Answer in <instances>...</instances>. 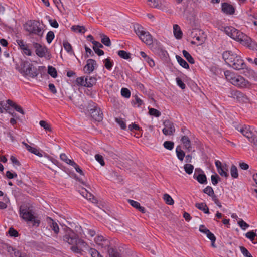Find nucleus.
<instances>
[{
  "mask_svg": "<svg viewBox=\"0 0 257 257\" xmlns=\"http://www.w3.org/2000/svg\"><path fill=\"white\" fill-rule=\"evenodd\" d=\"M195 206L198 209L203 211L204 213L209 214L210 213L208 207L204 203H196Z\"/></svg>",
  "mask_w": 257,
  "mask_h": 257,
  "instance_id": "obj_23",
  "label": "nucleus"
},
{
  "mask_svg": "<svg viewBox=\"0 0 257 257\" xmlns=\"http://www.w3.org/2000/svg\"><path fill=\"white\" fill-rule=\"evenodd\" d=\"M226 93L228 97L236 99L239 102L247 103L249 102L247 96L240 91L229 89Z\"/></svg>",
  "mask_w": 257,
  "mask_h": 257,
  "instance_id": "obj_7",
  "label": "nucleus"
},
{
  "mask_svg": "<svg viewBox=\"0 0 257 257\" xmlns=\"http://www.w3.org/2000/svg\"><path fill=\"white\" fill-rule=\"evenodd\" d=\"M232 84L240 88H246L251 86V83L248 80H245L242 76L237 75L234 77Z\"/></svg>",
  "mask_w": 257,
  "mask_h": 257,
  "instance_id": "obj_8",
  "label": "nucleus"
},
{
  "mask_svg": "<svg viewBox=\"0 0 257 257\" xmlns=\"http://www.w3.org/2000/svg\"><path fill=\"white\" fill-rule=\"evenodd\" d=\"M241 69L243 70L242 73L244 75L257 82V73L254 70L246 66Z\"/></svg>",
  "mask_w": 257,
  "mask_h": 257,
  "instance_id": "obj_14",
  "label": "nucleus"
},
{
  "mask_svg": "<svg viewBox=\"0 0 257 257\" xmlns=\"http://www.w3.org/2000/svg\"><path fill=\"white\" fill-rule=\"evenodd\" d=\"M211 179L213 185H216L220 180V178L217 174H216L215 175H212L211 176Z\"/></svg>",
  "mask_w": 257,
  "mask_h": 257,
  "instance_id": "obj_52",
  "label": "nucleus"
},
{
  "mask_svg": "<svg viewBox=\"0 0 257 257\" xmlns=\"http://www.w3.org/2000/svg\"><path fill=\"white\" fill-rule=\"evenodd\" d=\"M8 232L10 236L12 237H18L19 235L18 232L16 229H14L12 227L10 228Z\"/></svg>",
  "mask_w": 257,
  "mask_h": 257,
  "instance_id": "obj_56",
  "label": "nucleus"
},
{
  "mask_svg": "<svg viewBox=\"0 0 257 257\" xmlns=\"http://www.w3.org/2000/svg\"><path fill=\"white\" fill-rule=\"evenodd\" d=\"M101 38V42L106 46H110L111 45V41L108 37L105 35H102Z\"/></svg>",
  "mask_w": 257,
  "mask_h": 257,
  "instance_id": "obj_45",
  "label": "nucleus"
},
{
  "mask_svg": "<svg viewBox=\"0 0 257 257\" xmlns=\"http://www.w3.org/2000/svg\"><path fill=\"white\" fill-rule=\"evenodd\" d=\"M177 158L180 161H183L185 156V153L182 150L180 146H177L176 149Z\"/></svg>",
  "mask_w": 257,
  "mask_h": 257,
  "instance_id": "obj_24",
  "label": "nucleus"
},
{
  "mask_svg": "<svg viewBox=\"0 0 257 257\" xmlns=\"http://www.w3.org/2000/svg\"><path fill=\"white\" fill-rule=\"evenodd\" d=\"M95 158L101 166H104L105 162L102 156L99 154H96L95 156Z\"/></svg>",
  "mask_w": 257,
  "mask_h": 257,
  "instance_id": "obj_55",
  "label": "nucleus"
},
{
  "mask_svg": "<svg viewBox=\"0 0 257 257\" xmlns=\"http://www.w3.org/2000/svg\"><path fill=\"white\" fill-rule=\"evenodd\" d=\"M176 58L179 64L185 69H189V66L187 62L179 55H176Z\"/></svg>",
  "mask_w": 257,
  "mask_h": 257,
  "instance_id": "obj_27",
  "label": "nucleus"
},
{
  "mask_svg": "<svg viewBox=\"0 0 257 257\" xmlns=\"http://www.w3.org/2000/svg\"><path fill=\"white\" fill-rule=\"evenodd\" d=\"M206 234L207 237L211 241V242H215L216 237L215 235L210 231V230L207 231Z\"/></svg>",
  "mask_w": 257,
  "mask_h": 257,
  "instance_id": "obj_63",
  "label": "nucleus"
},
{
  "mask_svg": "<svg viewBox=\"0 0 257 257\" xmlns=\"http://www.w3.org/2000/svg\"><path fill=\"white\" fill-rule=\"evenodd\" d=\"M103 63L104 64L105 67L108 70H110L113 65V61L110 58H107L103 60Z\"/></svg>",
  "mask_w": 257,
  "mask_h": 257,
  "instance_id": "obj_29",
  "label": "nucleus"
},
{
  "mask_svg": "<svg viewBox=\"0 0 257 257\" xmlns=\"http://www.w3.org/2000/svg\"><path fill=\"white\" fill-rule=\"evenodd\" d=\"M222 11L227 15H232L235 13L234 7L228 3H223L221 5Z\"/></svg>",
  "mask_w": 257,
  "mask_h": 257,
  "instance_id": "obj_15",
  "label": "nucleus"
},
{
  "mask_svg": "<svg viewBox=\"0 0 257 257\" xmlns=\"http://www.w3.org/2000/svg\"><path fill=\"white\" fill-rule=\"evenodd\" d=\"M25 146L26 148L30 152L32 153H33L35 155H36L38 156L42 157L43 156L42 153L40 152L38 150H37L36 148H33L30 146L29 145L27 144V143L23 142L22 143Z\"/></svg>",
  "mask_w": 257,
  "mask_h": 257,
  "instance_id": "obj_21",
  "label": "nucleus"
},
{
  "mask_svg": "<svg viewBox=\"0 0 257 257\" xmlns=\"http://www.w3.org/2000/svg\"><path fill=\"white\" fill-rule=\"evenodd\" d=\"M206 35L204 34L203 31V34H200L197 35L194 39H195L199 43L197 44L200 45L203 44L206 40Z\"/></svg>",
  "mask_w": 257,
  "mask_h": 257,
  "instance_id": "obj_33",
  "label": "nucleus"
},
{
  "mask_svg": "<svg viewBox=\"0 0 257 257\" xmlns=\"http://www.w3.org/2000/svg\"><path fill=\"white\" fill-rule=\"evenodd\" d=\"M85 198H86L88 200L91 201L93 203H97L96 199L95 198L94 195L90 192L88 193V195H86Z\"/></svg>",
  "mask_w": 257,
  "mask_h": 257,
  "instance_id": "obj_60",
  "label": "nucleus"
},
{
  "mask_svg": "<svg viewBox=\"0 0 257 257\" xmlns=\"http://www.w3.org/2000/svg\"><path fill=\"white\" fill-rule=\"evenodd\" d=\"M63 45L65 49V50L69 53H73L74 52L72 50V47L71 45L67 41H64L63 43Z\"/></svg>",
  "mask_w": 257,
  "mask_h": 257,
  "instance_id": "obj_38",
  "label": "nucleus"
},
{
  "mask_svg": "<svg viewBox=\"0 0 257 257\" xmlns=\"http://www.w3.org/2000/svg\"><path fill=\"white\" fill-rule=\"evenodd\" d=\"M62 238L64 242L72 245L71 249L75 253L81 254L82 251H87L92 257H102L96 249L90 248L86 242L70 228L65 229Z\"/></svg>",
  "mask_w": 257,
  "mask_h": 257,
  "instance_id": "obj_1",
  "label": "nucleus"
},
{
  "mask_svg": "<svg viewBox=\"0 0 257 257\" xmlns=\"http://www.w3.org/2000/svg\"><path fill=\"white\" fill-rule=\"evenodd\" d=\"M230 173L232 177L233 178H237L238 177V173L237 167L234 165H232L231 167Z\"/></svg>",
  "mask_w": 257,
  "mask_h": 257,
  "instance_id": "obj_39",
  "label": "nucleus"
},
{
  "mask_svg": "<svg viewBox=\"0 0 257 257\" xmlns=\"http://www.w3.org/2000/svg\"><path fill=\"white\" fill-rule=\"evenodd\" d=\"M188 33L189 36L194 39L197 35L203 34V31L198 29H193L188 31Z\"/></svg>",
  "mask_w": 257,
  "mask_h": 257,
  "instance_id": "obj_26",
  "label": "nucleus"
},
{
  "mask_svg": "<svg viewBox=\"0 0 257 257\" xmlns=\"http://www.w3.org/2000/svg\"><path fill=\"white\" fill-rule=\"evenodd\" d=\"M149 113L150 115L155 117H159L161 114V112L159 110L153 108H149Z\"/></svg>",
  "mask_w": 257,
  "mask_h": 257,
  "instance_id": "obj_44",
  "label": "nucleus"
},
{
  "mask_svg": "<svg viewBox=\"0 0 257 257\" xmlns=\"http://www.w3.org/2000/svg\"><path fill=\"white\" fill-rule=\"evenodd\" d=\"M134 30L136 34L139 37L144 32L143 28L139 25H137L134 27Z\"/></svg>",
  "mask_w": 257,
  "mask_h": 257,
  "instance_id": "obj_53",
  "label": "nucleus"
},
{
  "mask_svg": "<svg viewBox=\"0 0 257 257\" xmlns=\"http://www.w3.org/2000/svg\"><path fill=\"white\" fill-rule=\"evenodd\" d=\"M48 73L53 78H56L57 77V72L55 68L52 66L48 67Z\"/></svg>",
  "mask_w": 257,
  "mask_h": 257,
  "instance_id": "obj_35",
  "label": "nucleus"
},
{
  "mask_svg": "<svg viewBox=\"0 0 257 257\" xmlns=\"http://www.w3.org/2000/svg\"><path fill=\"white\" fill-rule=\"evenodd\" d=\"M108 253L109 257H121L120 253L116 249L113 248H108Z\"/></svg>",
  "mask_w": 257,
  "mask_h": 257,
  "instance_id": "obj_32",
  "label": "nucleus"
},
{
  "mask_svg": "<svg viewBox=\"0 0 257 257\" xmlns=\"http://www.w3.org/2000/svg\"><path fill=\"white\" fill-rule=\"evenodd\" d=\"M181 140L183 144L184 148L187 150L188 152H191L192 151L191 141L187 136L185 135L182 136Z\"/></svg>",
  "mask_w": 257,
  "mask_h": 257,
  "instance_id": "obj_20",
  "label": "nucleus"
},
{
  "mask_svg": "<svg viewBox=\"0 0 257 257\" xmlns=\"http://www.w3.org/2000/svg\"><path fill=\"white\" fill-rule=\"evenodd\" d=\"M76 83L78 85H81L86 87L85 79H84L83 77H80L77 78L76 80Z\"/></svg>",
  "mask_w": 257,
  "mask_h": 257,
  "instance_id": "obj_54",
  "label": "nucleus"
},
{
  "mask_svg": "<svg viewBox=\"0 0 257 257\" xmlns=\"http://www.w3.org/2000/svg\"><path fill=\"white\" fill-rule=\"evenodd\" d=\"M177 85L182 89H184L186 87V85L184 83V82L182 81V80L179 78L177 77L176 79Z\"/></svg>",
  "mask_w": 257,
  "mask_h": 257,
  "instance_id": "obj_61",
  "label": "nucleus"
},
{
  "mask_svg": "<svg viewBox=\"0 0 257 257\" xmlns=\"http://www.w3.org/2000/svg\"><path fill=\"white\" fill-rule=\"evenodd\" d=\"M140 39L147 45H151L153 43L152 37L149 32H144L139 36Z\"/></svg>",
  "mask_w": 257,
  "mask_h": 257,
  "instance_id": "obj_19",
  "label": "nucleus"
},
{
  "mask_svg": "<svg viewBox=\"0 0 257 257\" xmlns=\"http://www.w3.org/2000/svg\"><path fill=\"white\" fill-rule=\"evenodd\" d=\"M184 170L188 174H191L192 173L194 166L191 164H186L184 166Z\"/></svg>",
  "mask_w": 257,
  "mask_h": 257,
  "instance_id": "obj_41",
  "label": "nucleus"
},
{
  "mask_svg": "<svg viewBox=\"0 0 257 257\" xmlns=\"http://www.w3.org/2000/svg\"><path fill=\"white\" fill-rule=\"evenodd\" d=\"M238 224L243 230H245L247 228H248L249 226V225L245 222H244L242 219H240L238 222Z\"/></svg>",
  "mask_w": 257,
  "mask_h": 257,
  "instance_id": "obj_58",
  "label": "nucleus"
},
{
  "mask_svg": "<svg viewBox=\"0 0 257 257\" xmlns=\"http://www.w3.org/2000/svg\"><path fill=\"white\" fill-rule=\"evenodd\" d=\"M6 177L10 179L17 177V174L16 173H12L10 171H7L6 173Z\"/></svg>",
  "mask_w": 257,
  "mask_h": 257,
  "instance_id": "obj_64",
  "label": "nucleus"
},
{
  "mask_svg": "<svg viewBox=\"0 0 257 257\" xmlns=\"http://www.w3.org/2000/svg\"><path fill=\"white\" fill-rule=\"evenodd\" d=\"M203 192L207 194L209 196H212L213 194H214V190L212 189V188L209 186H207L203 189Z\"/></svg>",
  "mask_w": 257,
  "mask_h": 257,
  "instance_id": "obj_50",
  "label": "nucleus"
},
{
  "mask_svg": "<svg viewBox=\"0 0 257 257\" xmlns=\"http://www.w3.org/2000/svg\"><path fill=\"white\" fill-rule=\"evenodd\" d=\"M148 3V5L152 7L160 8L161 5V2L160 0H146Z\"/></svg>",
  "mask_w": 257,
  "mask_h": 257,
  "instance_id": "obj_28",
  "label": "nucleus"
},
{
  "mask_svg": "<svg viewBox=\"0 0 257 257\" xmlns=\"http://www.w3.org/2000/svg\"><path fill=\"white\" fill-rule=\"evenodd\" d=\"M96 65V62L92 59H89L87 61V64L84 68L85 73H90L94 70L95 66Z\"/></svg>",
  "mask_w": 257,
  "mask_h": 257,
  "instance_id": "obj_16",
  "label": "nucleus"
},
{
  "mask_svg": "<svg viewBox=\"0 0 257 257\" xmlns=\"http://www.w3.org/2000/svg\"><path fill=\"white\" fill-rule=\"evenodd\" d=\"M90 113L92 119L95 121L100 122L103 120V115L101 110L95 105L93 108L90 109Z\"/></svg>",
  "mask_w": 257,
  "mask_h": 257,
  "instance_id": "obj_10",
  "label": "nucleus"
},
{
  "mask_svg": "<svg viewBox=\"0 0 257 257\" xmlns=\"http://www.w3.org/2000/svg\"><path fill=\"white\" fill-rule=\"evenodd\" d=\"M224 75L227 80L232 84V81L234 80V77L235 76L236 74L229 70H227L224 72Z\"/></svg>",
  "mask_w": 257,
  "mask_h": 257,
  "instance_id": "obj_30",
  "label": "nucleus"
},
{
  "mask_svg": "<svg viewBox=\"0 0 257 257\" xmlns=\"http://www.w3.org/2000/svg\"><path fill=\"white\" fill-rule=\"evenodd\" d=\"M71 28L74 31H77L79 33H83V34H84L85 32V31H86V29H85V28L84 26H80L79 25L73 26Z\"/></svg>",
  "mask_w": 257,
  "mask_h": 257,
  "instance_id": "obj_40",
  "label": "nucleus"
},
{
  "mask_svg": "<svg viewBox=\"0 0 257 257\" xmlns=\"http://www.w3.org/2000/svg\"><path fill=\"white\" fill-rule=\"evenodd\" d=\"M71 166H73L78 173H79L82 175H84V173L82 170L75 162H74Z\"/></svg>",
  "mask_w": 257,
  "mask_h": 257,
  "instance_id": "obj_62",
  "label": "nucleus"
},
{
  "mask_svg": "<svg viewBox=\"0 0 257 257\" xmlns=\"http://www.w3.org/2000/svg\"><path fill=\"white\" fill-rule=\"evenodd\" d=\"M197 171L203 172V171L200 169H196L195 173L193 175V178L196 179L200 184H206L207 183V181L206 175L204 173H200L197 175Z\"/></svg>",
  "mask_w": 257,
  "mask_h": 257,
  "instance_id": "obj_17",
  "label": "nucleus"
},
{
  "mask_svg": "<svg viewBox=\"0 0 257 257\" xmlns=\"http://www.w3.org/2000/svg\"><path fill=\"white\" fill-rule=\"evenodd\" d=\"M224 32L228 36L240 42L241 44L250 46L251 39L239 30L232 27H226L224 28Z\"/></svg>",
  "mask_w": 257,
  "mask_h": 257,
  "instance_id": "obj_3",
  "label": "nucleus"
},
{
  "mask_svg": "<svg viewBox=\"0 0 257 257\" xmlns=\"http://www.w3.org/2000/svg\"><path fill=\"white\" fill-rule=\"evenodd\" d=\"M17 44L19 46V47L21 48V49L23 50L24 48L27 47L28 45L24 42L23 40L21 39H18L16 41Z\"/></svg>",
  "mask_w": 257,
  "mask_h": 257,
  "instance_id": "obj_59",
  "label": "nucleus"
},
{
  "mask_svg": "<svg viewBox=\"0 0 257 257\" xmlns=\"http://www.w3.org/2000/svg\"><path fill=\"white\" fill-rule=\"evenodd\" d=\"M95 243L102 248L107 249L109 247L110 241L102 236H98L95 238Z\"/></svg>",
  "mask_w": 257,
  "mask_h": 257,
  "instance_id": "obj_13",
  "label": "nucleus"
},
{
  "mask_svg": "<svg viewBox=\"0 0 257 257\" xmlns=\"http://www.w3.org/2000/svg\"><path fill=\"white\" fill-rule=\"evenodd\" d=\"M33 46L35 49V52L38 56L39 57H43L48 54V59H50L51 54L48 52V49L46 46H43L41 44L35 42L33 44Z\"/></svg>",
  "mask_w": 257,
  "mask_h": 257,
  "instance_id": "obj_9",
  "label": "nucleus"
},
{
  "mask_svg": "<svg viewBox=\"0 0 257 257\" xmlns=\"http://www.w3.org/2000/svg\"><path fill=\"white\" fill-rule=\"evenodd\" d=\"M115 121L120 126L122 129L125 130L126 128V126L125 123L123 121L122 118H116Z\"/></svg>",
  "mask_w": 257,
  "mask_h": 257,
  "instance_id": "obj_57",
  "label": "nucleus"
},
{
  "mask_svg": "<svg viewBox=\"0 0 257 257\" xmlns=\"http://www.w3.org/2000/svg\"><path fill=\"white\" fill-rule=\"evenodd\" d=\"M165 127L163 129V134L167 135H172L175 132V128L174 123L169 120H165L163 122Z\"/></svg>",
  "mask_w": 257,
  "mask_h": 257,
  "instance_id": "obj_11",
  "label": "nucleus"
},
{
  "mask_svg": "<svg viewBox=\"0 0 257 257\" xmlns=\"http://www.w3.org/2000/svg\"><path fill=\"white\" fill-rule=\"evenodd\" d=\"M96 79L93 77H86L85 78V84L86 87H91L96 83Z\"/></svg>",
  "mask_w": 257,
  "mask_h": 257,
  "instance_id": "obj_25",
  "label": "nucleus"
},
{
  "mask_svg": "<svg viewBox=\"0 0 257 257\" xmlns=\"http://www.w3.org/2000/svg\"><path fill=\"white\" fill-rule=\"evenodd\" d=\"M245 236L247 238L249 239L251 241L253 242L255 237H257V235L253 231H250L247 232ZM254 244H256L257 242H253Z\"/></svg>",
  "mask_w": 257,
  "mask_h": 257,
  "instance_id": "obj_34",
  "label": "nucleus"
},
{
  "mask_svg": "<svg viewBox=\"0 0 257 257\" xmlns=\"http://www.w3.org/2000/svg\"><path fill=\"white\" fill-rule=\"evenodd\" d=\"M173 32L175 38L177 39H180L182 37V32L180 27L178 25H174Z\"/></svg>",
  "mask_w": 257,
  "mask_h": 257,
  "instance_id": "obj_22",
  "label": "nucleus"
},
{
  "mask_svg": "<svg viewBox=\"0 0 257 257\" xmlns=\"http://www.w3.org/2000/svg\"><path fill=\"white\" fill-rule=\"evenodd\" d=\"M54 36V33L53 31H50L48 32L46 35V40L48 43L50 44L52 42Z\"/></svg>",
  "mask_w": 257,
  "mask_h": 257,
  "instance_id": "obj_48",
  "label": "nucleus"
},
{
  "mask_svg": "<svg viewBox=\"0 0 257 257\" xmlns=\"http://www.w3.org/2000/svg\"><path fill=\"white\" fill-rule=\"evenodd\" d=\"M163 199L166 203L168 205H173L174 203L172 197L168 194L166 193L163 195Z\"/></svg>",
  "mask_w": 257,
  "mask_h": 257,
  "instance_id": "obj_42",
  "label": "nucleus"
},
{
  "mask_svg": "<svg viewBox=\"0 0 257 257\" xmlns=\"http://www.w3.org/2000/svg\"><path fill=\"white\" fill-rule=\"evenodd\" d=\"M163 146L166 149L169 150H172L174 148V143L172 141H166L164 142Z\"/></svg>",
  "mask_w": 257,
  "mask_h": 257,
  "instance_id": "obj_47",
  "label": "nucleus"
},
{
  "mask_svg": "<svg viewBox=\"0 0 257 257\" xmlns=\"http://www.w3.org/2000/svg\"><path fill=\"white\" fill-rule=\"evenodd\" d=\"M183 55L186 59L190 64H194L195 61L192 56L185 50H183L182 51Z\"/></svg>",
  "mask_w": 257,
  "mask_h": 257,
  "instance_id": "obj_31",
  "label": "nucleus"
},
{
  "mask_svg": "<svg viewBox=\"0 0 257 257\" xmlns=\"http://www.w3.org/2000/svg\"><path fill=\"white\" fill-rule=\"evenodd\" d=\"M121 94L122 96L125 98H128L131 96L130 91L126 88H122L121 90Z\"/></svg>",
  "mask_w": 257,
  "mask_h": 257,
  "instance_id": "obj_49",
  "label": "nucleus"
},
{
  "mask_svg": "<svg viewBox=\"0 0 257 257\" xmlns=\"http://www.w3.org/2000/svg\"><path fill=\"white\" fill-rule=\"evenodd\" d=\"M227 165L225 164L224 166L222 168H220L219 169L217 170L219 174L222 177H227L229 175L227 173Z\"/></svg>",
  "mask_w": 257,
  "mask_h": 257,
  "instance_id": "obj_36",
  "label": "nucleus"
},
{
  "mask_svg": "<svg viewBox=\"0 0 257 257\" xmlns=\"http://www.w3.org/2000/svg\"><path fill=\"white\" fill-rule=\"evenodd\" d=\"M222 57L228 65L235 70H241L246 66L241 57L235 52L231 51H226L222 54Z\"/></svg>",
  "mask_w": 257,
  "mask_h": 257,
  "instance_id": "obj_2",
  "label": "nucleus"
},
{
  "mask_svg": "<svg viewBox=\"0 0 257 257\" xmlns=\"http://www.w3.org/2000/svg\"><path fill=\"white\" fill-rule=\"evenodd\" d=\"M117 54L120 57L124 59H128L131 58V54L124 50H119L118 51Z\"/></svg>",
  "mask_w": 257,
  "mask_h": 257,
  "instance_id": "obj_37",
  "label": "nucleus"
},
{
  "mask_svg": "<svg viewBox=\"0 0 257 257\" xmlns=\"http://www.w3.org/2000/svg\"><path fill=\"white\" fill-rule=\"evenodd\" d=\"M25 30L31 35L35 34L42 37L43 34V31L39 27V23L36 21H30L25 25Z\"/></svg>",
  "mask_w": 257,
  "mask_h": 257,
  "instance_id": "obj_6",
  "label": "nucleus"
},
{
  "mask_svg": "<svg viewBox=\"0 0 257 257\" xmlns=\"http://www.w3.org/2000/svg\"><path fill=\"white\" fill-rule=\"evenodd\" d=\"M20 216L25 220L33 222V225L39 226L40 221L36 219L34 215L33 206L29 203L21 205L19 209Z\"/></svg>",
  "mask_w": 257,
  "mask_h": 257,
  "instance_id": "obj_5",
  "label": "nucleus"
},
{
  "mask_svg": "<svg viewBox=\"0 0 257 257\" xmlns=\"http://www.w3.org/2000/svg\"><path fill=\"white\" fill-rule=\"evenodd\" d=\"M240 250L241 252L245 257H253L252 255L249 252L248 250L244 246H240Z\"/></svg>",
  "mask_w": 257,
  "mask_h": 257,
  "instance_id": "obj_51",
  "label": "nucleus"
},
{
  "mask_svg": "<svg viewBox=\"0 0 257 257\" xmlns=\"http://www.w3.org/2000/svg\"><path fill=\"white\" fill-rule=\"evenodd\" d=\"M16 69L25 76L34 78L39 74L37 68L28 61L21 60L20 65L16 66Z\"/></svg>",
  "mask_w": 257,
  "mask_h": 257,
  "instance_id": "obj_4",
  "label": "nucleus"
},
{
  "mask_svg": "<svg viewBox=\"0 0 257 257\" xmlns=\"http://www.w3.org/2000/svg\"><path fill=\"white\" fill-rule=\"evenodd\" d=\"M40 126L43 127L46 131L51 132V127L50 124H49L46 121L44 120H41L39 122Z\"/></svg>",
  "mask_w": 257,
  "mask_h": 257,
  "instance_id": "obj_43",
  "label": "nucleus"
},
{
  "mask_svg": "<svg viewBox=\"0 0 257 257\" xmlns=\"http://www.w3.org/2000/svg\"><path fill=\"white\" fill-rule=\"evenodd\" d=\"M238 131H239L244 136L246 137L251 142L254 141V134L253 132L251 130L250 126L244 125L240 129L237 128Z\"/></svg>",
  "mask_w": 257,
  "mask_h": 257,
  "instance_id": "obj_12",
  "label": "nucleus"
},
{
  "mask_svg": "<svg viewBox=\"0 0 257 257\" xmlns=\"http://www.w3.org/2000/svg\"><path fill=\"white\" fill-rule=\"evenodd\" d=\"M47 221L51 229L56 234H58L59 232V227L57 223L49 217L47 218Z\"/></svg>",
  "mask_w": 257,
  "mask_h": 257,
  "instance_id": "obj_18",
  "label": "nucleus"
},
{
  "mask_svg": "<svg viewBox=\"0 0 257 257\" xmlns=\"http://www.w3.org/2000/svg\"><path fill=\"white\" fill-rule=\"evenodd\" d=\"M60 159L66 162L67 164H69L70 165H71L74 162L73 160H71L68 158L66 155L64 153H62L60 156Z\"/></svg>",
  "mask_w": 257,
  "mask_h": 257,
  "instance_id": "obj_46",
  "label": "nucleus"
}]
</instances>
